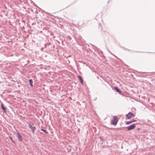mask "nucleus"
Masks as SVG:
<instances>
[{"instance_id":"nucleus-1","label":"nucleus","mask_w":155,"mask_h":155,"mask_svg":"<svg viewBox=\"0 0 155 155\" xmlns=\"http://www.w3.org/2000/svg\"><path fill=\"white\" fill-rule=\"evenodd\" d=\"M118 121V120L117 117L116 116H114L113 117L111 124L114 125H116Z\"/></svg>"},{"instance_id":"nucleus-2","label":"nucleus","mask_w":155,"mask_h":155,"mask_svg":"<svg viewBox=\"0 0 155 155\" xmlns=\"http://www.w3.org/2000/svg\"><path fill=\"white\" fill-rule=\"evenodd\" d=\"M135 116L131 112H129L126 115V117L128 119H130L132 117H134Z\"/></svg>"},{"instance_id":"nucleus-3","label":"nucleus","mask_w":155,"mask_h":155,"mask_svg":"<svg viewBox=\"0 0 155 155\" xmlns=\"http://www.w3.org/2000/svg\"><path fill=\"white\" fill-rule=\"evenodd\" d=\"M28 126L32 130L33 133H35V131L36 129L35 127H33L30 124H28Z\"/></svg>"},{"instance_id":"nucleus-4","label":"nucleus","mask_w":155,"mask_h":155,"mask_svg":"<svg viewBox=\"0 0 155 155\" xmlns=\"http://www.w3.org/2000/svg\"><path fill=\"white\" fill-rule=\"evenodd\" d=\"M135 127V125L134 124H133L127 127V130H132Z\"/></svg>"},{"instance_id":"nucleus-5","label":"nucleus","mask_w":155,"mask_h":155,"mask_svg":"<svg viewBox=\"0 0 155 155\" xmlns=\"http://www.w3.org/2000/svg\"><path fill=\"white\" fill-rule=\"evenodd\" d=\"M18 139L20 141H21L22 140V137L18 133Z\"/></svg>"},{"instance_id":"nucleus-6","label":"nucleus","mask_w":155,"mask_h":155,"mask_svg":"<svg viewBox=\"0 0 155 155\" xmlns=\"http://www.w3.org/2000/svg\"><path fill=\"white\" fill-rule=\"evenodd\" d=\"M78 78L79 79V80L81 82V83L82 84H83V80L81 78V77L80 76H78Z\"/></svg>"},{"instance_id":"nucleus-7","label":"nucleus","mask_w":155,"mask_h":155,"mask_svg":"<svg viewBox=\"0 0 155 155\" xmlns=\"http://www.w3.org/2000/svg\"><path fill=\"white\" fill-rule=\"evenodd\" d=\"M1 105V107L3 109V111H4V112H5L6 109V108L5 107H4L3 104H2Z\"/></svg>"},{"instance_id":"nucleus-8","label":"nucleus","mask_w":155,"mask_h":155,"mask_svg":"<svg viewBox=\"0 0 155 155\" xmlns=\"http://www.w3.org/2000/svg\"><path fill=\"white\" fill-rule=\"evenodd\" d=\"M29 83H30V85H31V86L32 87L33 85V81L32 80V79H30L29 80Z\"/></svg>"},{"instance_id":"nucleus-9","label":"nucleus","mask_w":155,"mask_h":155,"mask_svg":"<svg viewBox=\"0 0 155 155\" xmlns=\"http://www.w3.org/2000/svg\"><path fill=\"white\" fill-rule=\"evenodd\" d=\"M134 122V121H132V120L130 121H127V122L126 124H130L133 122Z\"/></svg>"},{"instance_id":"nucleus-10","label":"nucleus","mask_w":155,"mask_h":155,"mask_svg":"<svg viewBox=\"0 0 155 155\" xmlns=\"http://www.w3.org/2000/svg\"><path fill=\"white\" fill-rule=\"evenodd\" d=\"M41 130L43 131V132H44L45 133L47 134H48V132L47 131V130H44L43 129H41Z\"/></svg>"},{"instance_id":"nucleus-11","label":"nucleus","mask_w":155,"mask_h":155,"mask_svg":"<svg viewBox=\"0 0 155 155\" xmlns=\"http://www.w3.org/2000/svg\"><path fill=\"white\" fill-rule=\"evenodd\" d=\"M115 89H116V91H117V92H119L120 91V90H119V89L118 88H117V87H115Z\"/></svg>"},{"instance_id":"nucleus-12","label":"nucleus","mask_w":155,"mask_h":155,"mask_svg":"<svg viewBox=\"0 0 155 155\" xmlns=\"http://www.w3.org/2000/svg\"><path fill=\"white\" fill-rule=\"evenodd\" d=\"M9 138L11 140H12V142H13V141L12 140V138L11 137H9Z\"/></svg>"},{"instance_id":"nucleus-13","label":"nucleus","mask_w":155,"mask_h":155,"mask_svg":"<svg viewBox=\"0 0 155 155\" xmlns=\"http://www.w3.org/2000/svg\"><path fill=\"white\" fill-rule=\"evenodd\" d=\"M132 121H134V122H135L136 121V120H132Z\"/></svg>"}]
</instances>
